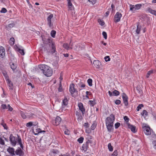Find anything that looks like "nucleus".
<instances>
[{
  "mask_svg": "<svg viewBox=\"0 0 156 156\" xmlns=\"http://www.w3.org/2000/svg\"><path fill=\"white\" fill-rule=\"evenodd\" d=\"M122 98L123 99V103L126 106H127L128 105V98L126 94L123 93L122 95Z\"/></svg>",
  "mask_w": 156,
  "mask_h": 156,
  "instance_id": "nucleus-7",
  "label": "nucleus"
},
{
  "mask_svg": "<svg viewBox=\"0 0 156 156\" xmlns=\"http://www.w3.org/2000/svg\"><path fill=\"white\" fill-rule=\"evenodd\" d=\"M7 151L10 154L12 155H15V149L13 147H9L7 148Z\"/></svg>",
  "mask_w": 156,
  "mask_h": 156,
  "instance_id": "nucleus-9",
  "label": "nucleus"
},
{
  "mask_svg": "<svg viewBox=\"0 0 156 156\" xmlns=\"http://www.w3.org/2000/svg\"><path fill=\"white\" fill-rule=\"evenodd\" d=\"M142 6V4H137L136 5H130V10L134 12L136 10L140 9Z\"/></svg>",
  "mask_w": 156,
  "mask_h": 156,
  "instance_id": "nucleus-4",
  "label": "nucleus"
},
{
  "mask_svg": "<svg viewBox=\"0 0 156 156\" xmlns=\"http://www.w3.org/2000/svg\"><path fill=\"white\" fill-rule=\"evenodd\" d=\"M61 121V118L58 117L57 116L55 119V121L53 123L54 125L55 126H58L60 123Z\"/></svg>",
  "mask_w": 156,
  "mask_h": 156,
  "instance_id": "nucleus-11",
  "label": "nucleus"
},
{
  "mask_svg": "<svg viewBox=\"0 0 156 156\" xmlns=\"http://www.w3.org/2000/svg\"><path fill=\"white\" fill-rule=\"evenodd\" d=\"M33 125H34L33 122H31L27 123L26 125V126L28 127H30Z\"/></svg>",
  "mask_w": 156,
  "mask_h": 156,
  "instance_id": "nucleus-39",
  "label": "nucleus"
},
{
  "mask_svg": "<svg viewBox=\"0 0 156 156\" xmlns=\"http://www.w3.org/2000/svg\"><path fill=\"white\" fill-rule=\"evenodd\" d=\"M17 142L20 145V147L21 148H23V146L22 142L21 139L19 136H18Z\"/></svg>",
  "mask_w": 156,
  "mask_h": 156,
  "instance_id": "nucleus-24",
  "label": "nucleus"
},
{
  "mask_svg": "<svg viewBox=\"0 0 156 156\" xmlns=\"http://www.w3.org/2000/svg\"><path fill=\"white\" fill-rule=\"evenodd\" d=\"M113 125V124H106V127L108 131L109 132H112L113 130L114 129Z\"/></svg>",
  "mask_w": 156,
  "mask_h": 156,
  "instance_id": "nucleus-15",
  "label": "nucleus"
},
{
  "mask_svg": "<svg viewBox=\"0 0 156 156\" xmlns=\"http://www.w3.org/2000/svg\"><path fill=\"white\" fill-rule=\"evenodd\" d=\"M89 103L90 105L91 106H93L95 105L96 104V102L94 100H90L89 102Z\"/></svg>",
  "mask_w": 156,
  "mask_h": 156,
  "instance_id": "nucleus-31",
  "label": "nucleus"
},
{
  "mask_svg": "<svg viewBox=\"0 0 156 156\" xmlns=\"http://www.w3.org/2000/svg\"><path fill=\"white\" fill-rule=\"evenodd\" d=\"M120 126V123L119 122H116L115 125V129H117Z\"/></svg>",
  "mask_w": 156,
  "mask_h": 156,
  "instance_id": "nucleus-55",
  "label": "nucleus"
},
{
  "mask_svg": "<svg viewBox=\"0 0 156 156\" xmlns=\"http://www.w3.org/2000/svg\"><path fill=\"white\" fill-rule=\"evenodd\" d=\"M128 127L130 129L131 131L133 133H135L136 132V127L135 126L128 124Z\"/></svg>",
  "mask_w": 156,
  "mask_h": 156,
  "instance_id": "nucleus-16",
  "label": "nucleus"
},
{
  "mask_svg": "<svg viewBox=\"0 0 156 156\" xmlns=\"http://www.w3.org/2000/svg\"><path fill=\"white\" fill-rule=\"evenodd\" d=\"M1 125L3 126L4 129H7V126L6 124L4 122L3 120H2V122L1 123Z\"/></svg>",
  "mask_w": 156,
  "mask_h": 156,
  "instance_id": "nucleus-32",
  "label": "nucleus"
},
{
  "mask_svg": "<svg viewBox=\"0 0 156 156\" xmlns=\"http://www.w3.org/2000/svg\"><path fill=\"white\" fill-rule=\"evenodd\" d=\"M34 115L33 114H32V113H27V118H30L33 117V116Z\"/></svg>",
  "mask_w": 156,
  "mask_h": 156,
  "instance_id": "nucleus-43",
  "label": "nucleus"
},
{
  "mask_svg": "<svg viewBox=\"0 0 156 156\" xmlns=\"http://www.w3.org/2000/svg\"><path fill=\"white\" fill-rule=\"evenodd\" d=\"M27 113L22 111H20V114L21 115L23 119H25L27 118Z\"/></svg>",
  "mask_w": 156,
  "mask_h": 156,
  "instance_id": "nucleus-21",
  "label": "nucleus"
},
{
  "mask_svg": "<svg viewBox=\"0 0 156 156\" xmlns=\"http://www.w3.org/2000/svg\"><path fill=\"white\" fill-rule=\"evenodd\" d=\"M92 142H93L92 140L88 139L86 143L88 145L89 144H91L92 143Z\"/></svg>",
  "mask_w": 156,
  "mask_h": 156,
  "instance_id": "nucleus-61",
  "label": "nucleus"
},
{
  "mask_svg": "<svg viewBox=\"0 0 156 156\" xmlns=\"http://www.w3.org/2000/svg\"><path fill=\"white\" fill-rule=\"evenodd\" d=\"M113 95L114 96H118L119 94V91L116 90H115L113 92Z\"/></svg>",
  "mask_w": 156,
  "mask_h": 156,
  "instance_id": "nucleus-41",
  "label": "nucleus"
},
{
  "mask_svg": "<svg viewBox=\"0 0 156 156\" xmlns=\"http://www.w3.org/2000/svg\"><path fill=\"white\" fill-rule=\"evenodd\" d=\"M104 59H105V61L106 62L109 61L110 60V58L109 57V56H105L104 58Z\"/></svg>",
  "mask_w": 156,
  "mask_h": 156,
  "instance_id": "nucleus-50",
  "label": "nucleus"
},
{
  "mask_svg": "<svg viewBox=\"0 0 156 156\" xmlns=\"http://www.w3.org/2000/svg\"><path fill=\"white\" fill-rule=\"evenodd\" d=\"M56 31L54 30H52L51 32V36L53 38L55 37Z\"/></svg>",
  "mask_w": 156,
  "mask_h": 156,
  "instance_id": "nucleus-33",
  "label": "nucleus"
},
{
  "mask_svg": "<svg viewBox=\"0 0 156 156\" xmlns=\"http://www.w3.org/2000/svg\"><path fill=\"white\" fill-rule=\"evenodd\" d=\"M83 137H81L78 139L77 141L79 142V143L81 144L83 142Z\"/></svg>",
  "mask_w": 156,
  "mask_h": 156,
  "instance_id": "nucleus-45",
  "label": "nucleus"
},
{
  "mask_svg": "<svg viewBox=\"0 0 156 156\" xmlns=\"http://www.w3.org/2000/svg\"><path fill=\"white\" fill-rule=\"evenodd\" d=\"M5 51L4 48L2 47H0V57L3 58L5 55Z\"/></svg>",
  "mask_w": 156,
  "mask_h": 156,
  "instance_id": "nucleus-12",
  "label": "nucleus"
},
{
  "mask_svg": "<svg viewBox=\"0 0 156 156\" xmlns=\"http://www.w3.org/2000/svg\"><path fill=\"white\" fill-rule=\"evenodd\" d=\"M93 64L96 68H99L101 65V62L98 60H94L93 62Z\"/></svg>",
  "mask_w": 156,
  "mask_h": 156,
  "instance_id": "nucleus-17",
  "label": "nucleus"
},
{
  "mask_svg": "<svg viewBox=\"0 0 156 156\" xmlns=\"http://www.w3.org/2000/svg\"><path fill=\"white\" fill-rule=\"evenodd\" d=\"M18 138L16 137H15L12 135V134H11L9 136V140L12 145L13 147L16 146L17 141Z\"/></svg>",
  "mask_w": 156,
  "mask_h": 156,
  "instance_id": "nucleus-5",
  "label": "nucleus"
},
{
  "mask_svg": "<svg viewBox=\"0 0 156 156\" xmlns=\"http://www.w3.org/2000/svg\"><path fill=\"white\" fill-rule=\"evenodd\" d=\"M2 108L3 109H7V106L5 104H3L2 106Z\"/></svg>",
  "mask_w": 156,
  "mask_h": 156,
  "instance_id": "nucleus-64",
  "label": "nucleus"
},
{
  "mask_svg": "<svg viewBox=\"0 0 156 156\" xmlns=\"http://www.w3.org/2000/svg\"><path fill=\"white\" fill-rule=\"evenodd\" d=\"M51 47L52 50V52L53 53L55 51V47L54 44L52 43L51 45Z\"/></svg>",
  "mask_w": 156,
  "mask_h": 156,
  "instance_id": "nucleus-36",
  "label": "nucleus"
},
{
  "mask_svg": "<svg viewBox=\"0 0 156 156\" xmlns=\"http://www.w3.org/2000/svg\"><path fill=\"white\" fill-rule=\"evenodd\" d=\"M14 26V23H11L9 24L8 26V28H11L13 27Z\"/></svg>",
  "mask_w": 156,
  "mask_h": 156,
  "instance_id": "nucleus-57",
  "label": "nucleus"
},
{
  "mask_svg": "<svg viewBox=\"0 0 156 156\" xmlns=\"http://www.w3.org/2000/svg\"><path fill=\"white\" fill-rule=\"evenodd\" d=\"M63 47L65 48L67 50L72 49V48L69 47L67 43L64 44L63 45Z\"/></svg>",
  "mask_w": 156,
  "mask_h": 156,
  "instance_id": "nucleus-30",
  "label": "nucleus"
},
{
  "mask_svg": "<svg viewBox=\"0 0 156 156\" xmlns=\"http://www.w3.org/2000/svg\"><path fill=\"white\" fill-rule=\"evenodd\" d=\"M118 155V152L117 150H115L112 154V156H117Z\"/></svg>",
  "mask_w": 156,
  "mask_h": 156,
  "instance_id": "nucleus-54",
  "label": "nucleus"
},
{
  "mask_svg": "<svg viewBox=\"0 0 156 156\" xmlns=\"http://www.w3.org/2000/svg\"><path fill=\"white\" fill-rule=\"evenodd\" d=\"M53 17L52 14L50 15L47 18V20L48 21V24L49 27H51L53 25V24L51 23V19Z\"/></svg>",
  "mask_w": 156,
  "mask_h": 156,
  "instance_id": "nucleus-10",
  "label": "nucleus"
},
{
  "mask_svg": "<svg viewBox=\"0 0 156 156\" xmlns=\"http://www.w3.org/2000/svg\"><path fill=\"white\" fill-rule=\"evenodd\" d=\"M78 85L79 86V89L80 90H81L85 86V84H83L81 83H78Z\"/></svg>",
  "mask_w": 156,
  "mask_h": 156,
  "instance_id": "nucleus-27",
  "label": "nucleus"
},
{
  "mask_svg": "<svg viewBox=\"0 0 156 156\" xmlns=\"http://www.w3.org/2000/svg\"><path fill=\"white\" fill-rule=\"evenodd\" d=\"M84 126L86 129H87L89 128L90 125L88 123H85L84 125Z\"/></svg>",
  "mask_w": 156,
  "mask_h": 156,
  "instance_id": "nucleus-56",
  "label": "nucleus"
},
{
  "mask_svg": "<svg viewBox=\"0 0 156 156\" xmlns=\"http://www.w3.org/2000/svg\"><path fill=\"white\" fill-rule=\"evenodd\" d=\"M144 107V105L142 104H140L138 105V106H137L136 109V110L137 111H139L140 109L142 108L143 107Z\"/></svg>",
  "mask_w": 156,
  "mask_h": 156,
  "instance_id": "nucleus-42",
  "label": "nucleus"
},
{
  "mask_svg": "<svg viewBox=\"0 0 156 156\" xmlns=\"http://www.w3.org/2000/svg\"><path fill=\"white\" fill-rule=\"evenodd\" d=\"M8 84V85L9 87V89L11 90H12L13 88V84L11 81L9 79L8 80H6Z\"/></svg>",
  "mask_w": 156,
  "mask_h": 156,
  "instance_id": "nucleus-20",
  "label": "nucleus"
},
{
  "mask_svg": "<svg viewBox=\"0 0 156 156\" xmlns=\"http://www.w3.org/2000/svg\"><path fill=\"white\" fill-rule=\"evenodd\" d=\"M18 52L20 53V54L22 55H24V53L23 49H20V50H19Z\"/></svg>",
  "mask_w": 156,
  "mask_h": 156,
  "instance_id": "nucleus-52",
  "label": "nucleus"
},
{
  "mask_svg": "<svg viewBox=\"0 0 156 156\" xmlns=\"http://www.w3.org/2000/svg\"><path fill=\"white\" fill-rule=\"evenodd\" d=\"M68 100L66 98H65L63 100L62 105V108H64L68 104Z\"/></svg>",
  "mask_w": 156,
  "mask_h": 156,
  "instance_id": "nucleus-14",
  "label": "nucleus"
},
{
  "mask_svg": "<svg viewBox=\"0 0 156 156\" xmlns=\"http://www.w3.org/2000/svg\"><path fill=\"white\" fill-rule=\"evenodd\" d=\"M88 147V145L86 143L82 145L81 147V149L84 152L86 151Z\"/></svg>",
  "mask_w": 156,
  "mask_h": 156,
  "instance_id": "nucleus-22",
  "label": "nucleus"
},
{
  "mask_svg": "<svg viewBox=\"0 0 156 156\" xmlns=\"http://www.w3.org/2000/svg\"><path fill=\"white\" fill-rule=\"evenodd\" d=\"M87 83L90 86H91L92 85V80L91 79H89L88 80Z\"/></svg>",
  "mask_w": 156,
  "mask_h": 156,
  "instance_id": "nucleus-35",
  "label": "nucleus"
},
{
  "mask_svg": "<svg viewBox=\"0 0 156 156\" xmlns=\"http://www.w3.org/2000/svg\"><path fill=\"white\" fill-rule=\"evenodd\" d=\"M45 132V131L44 130L42 131L40 129V128H37L35 130V131L34 132V134L35 135H37L39 133H44Z\"/></svg>",
  "mask_w": 156,
  "mask_h": 156,
  "instance_id": "nucleus-18",
  "label": "nucleus"
},
{
  "mask_svg": "<svg viewBox=\"0 0 156 156\" xmlns=\"http://www.w3.org/2000/svg\"><path fill=\"white\" fill-rule=\"evenodd\" d=\"M7 109H8L9 110L11 111H12L13 110L12 108L9 105H8Z\"/></svg>",
  "mask_w": 156,
  "mask_h": 156,
  "instance_id": "nucleus-60",
  "label": "nucleus"
},
{
  "mask_svg": "<svg viewBox=\"0 0 156 156\" xmlns=\"http://www.w3.org/2000/svg\"><path fill=\"white\" fill-rule=\"evenodd\" d=\"M69 90L73 96L74 93L77 92L76 90L74 88V85L73 83L71 84L70 85Z\"/></svg>",
  "mask_w": 156,
  "mask_h": 156,
  "instance_id": "nucleus-8",
  "label": "nucleus"
},
{
  "mask_svg": "<svg viewBox=\"0 0 156 156\" xmlns=\"http://www.w3.org/2000/svg\"><path fill=\"white\" fill-rule=\"evenodd\" d=\"M96 124H95V123H93V124L91 126V129L92 130H94L96 128Z\"/></svg>",
  "mask_w": 156,
  "mask_h": 156,
  "instance_id": "nucleus-47",
  "label": "nucleus"
},
{
  "mask_svg": "<svg viewBox=\"0 0 156 156\" xmlns=\"http://www.w3.org/2000/svg\"><path fill=\"white\" fill-rule=\"evenodd\" d=\"M124 120L126 122H129V118L126 116H125L124 117Z\"/></svg>",
  "mask_w": 156,
  "mask_h": 156,
  "instance_id": "nucleus-58",
  "label": "nucleus"
},
{
  "mask_svg": "<svg viewBox=\"0 0 156 156\" xmlns=\"http://www.w3.org/2000/svg\"><path fill=\"white\" fill-rule=\"evenodd\" d=\"M16 154L19 156H22L23 154V151L20 148H18L15 151Z\"/></svg>",
  "mask_w": 156,
  "mask_h": 156,
  "instance_id": "nucleus-13",
  "label": "nucleus"
},
{
  "mask_svg": "<svg viewBox=\"0 0 156 156\" xmlns=\"http://www.w3.org/2000/svg\"><path fill=\"white\" fill-rule=\"evenodd\" d=\"M108 147L109 151H112L113 150V147L111 145L110 143L108 144Z\"/></svg>",
  "mask_w": 156,
  "mask_h": 156,
  "instance_id": "nucleus-40",
  "label": "nucleus"
},
{
  "mask_svg": "<svg viewBox=\"0 0 156 156\" xmlns=\"http://www.w3.org/2000/svg\"><path fill=\"white\" fill-rule=\"evenodd\" d=\"M20 46H18L17 45H15L14 46V48L15 50L17 51H18L19 50H20Z\"/></svg>",
  "mask_w": 156,
  "mask_h": 156,
  "instance_id": "nucleus-44",
  "label": "nucleus"
},
{
  "mask_svg": "<svg viewBox=\"0 0 156 156\" xmlns=\"http://www.w3.org/2000/svg\"><path fill=\"white\" fill-rule=\"evenodd\" d=\"M115 103L116 104L119 105L121 103V101L119 100H117L115 101Z\"/></svg>",
  "mask_w": 156,
  "mask_h": 156,
  "instance_id": "nucleus-63",
  "label": "nucleus"
},
{
  "mask_svg": "<svg viewBox=\"0 0 156 156\" xmlns=\"http://www.w3.org/2000/svg\"><path fill=\"white\" fill-rule=\"evenodd\" d=\"M0 144L2 145L5 144L4 140L1 137H0Z\"/></svg>",
  "mask_w": 156,
  "mask_h": 156,
  "instance_id": "nucleus-46",
  "label": "nucleus"
},
{
  "mask_svg": "<svg viewBox=\"0 0 156 156\" xmlns=\"http://www.w3.org/2000/svg\"><path fill=\"white\" fill-rule=\"evenodd\" d=\"M147 11L150 13L156 16V11L152 10L150 8H148Z\"/></svg>",
  "mask_w": 156,
  "mask_h": 156,
  "instance_id": "nucleus-25",
  "label": "nucleus"
},
{
  "mask_svg": "<svg viewBox=\"0 0 156 156\" xmlns=\"http://www.w3.org/2000/svg\"><path fill=\"white\" fill-rule=\"evenodd\" d=\"M14 39L13 37H12L9 40V43L11 45L13 44L14 42Z\"/></svg>",
  "mask_w": 156,
  "mask_h": 156,
  "instance_id": "nucleus-38",
  "label": "nucleus"
},
{
  "mask_svg": "<svg viewBox=\"0 0 156 156\" xmlns=\"http://www.w3.org/2000/svg\"><path fill=\"white\" fill-rule=\"evenodd\" d=\"M78 106L79 109L83 113V112L85 111V109L83 104L81 103H79L78 104Z\"/></svg>",
  "mask_w": 156,
  "mask_h": 156,
  "instance_id": "nucleus-19",
  "label": "nucleus"
},
{
  "mask_svg": "<svg viewBox=\"0 0 156 156\" xmlns=\"http://www.w3.org/2000/svg\"><path fill=\"white\" fill-rule=\"evenodd\" d=\"M142 128L145 134L146 135H150L152 133H153L152 129L147 124H143Z\"/></svg>",
  "mask_w": 156,
  "mask_h": 156,
  "instance_id": "nucleus-2",
  "label": "nucleus"
},
{
  "mask_svg": "<svg viewBox=\"0 0 156 156\" xmlns=\"http://www.w3.org/2000/svg\"><path fill=\"white\" fill-rule=\"evenodd\" d=\"M141 115L144 118H145L147 116L148 112L146 110H144L142 112Z\"/></svg>",
  "mask_w": 156,
  "mask_h": 156,
  "instance_id": "nucleus-28",
  "label": "nucleus"
},
{
  "mask_svg": "<svg viewBox=\"0 0 156 156\" xmlns=\"http://www.w3.org/2000/svg\"><path fill=\"white\" fill-rule=\"evenodd\" d=\"M141 28V26L140 25H139L138 24L137 25V29L136 30V33L138 34H140V31Z\"/></svg>",
  "mask_w": 156,
  "mask_h": 156,
  "instance_id": "nucleus-23",
  "label": "nucleus"
},
{
  "mask_svg": "<svg viewBox=\"0 0 156 156\" xmlns=\"http://www.w3.org/2000/svg\"><path fill=\"white\" fill-rule=\"evenodd\" d=\"M98 21L99 24L101 26H103L105 24V23L103 21L100 19L98 20Z\"/></svg>",
  "mask_w": 156,
  "mask_h": 156,
  "instance_id": "nucleus-37",
  "label": "nucleus"
},
{
  "mask_svg": "<svg viewBox=\"0 0 156 156\" xmlns=\"http://www.w3.org/2000/svg\"><path fill=\"white\" fill-rule=\"evenodd\" d=\"M153 73V71L152 70H150L149 71L148 73H147V74L146 75V77L147 78H148L151 74Z\"/></svg>",
  "mask_w": 156,
  "mask_h": 156,
  "instance_id": "nucleus-48",
  "label": "nucleus"
},
{
  "mask_svg": "<svg viewBox=\"0 0 156 156\" xmlns=\"http://www.w3.org/2000/svg\"><path fill=\"white\" fill-rule=\"evenodd\" d=\"M16 67V66L13 63H12V64L11 65V68L14 71H15Z\"/></svg>",
  "mask_w": 156,
  "mask_h": 156,
  "instance_id": "nucleus-34",
  "label": "nucleus"
},
{
  "mask_svg": "<svg viewBox=\"0 0 156 156\" xmlns=\"http://www.w3.org/2000/svg\"><path fill=\"white\" fill-rule=\"evenodd\" d=\"M88 1L90 3L94 5L96 3L97 0H88Z\"/></svg>",
  "mask_w": 156,
  "mask_h": 156,
  "instance_id": "nucleus-49",
  "label": "nucleus"
},
{
  "mask_svg": "<svg viewBox=\"0 0 156 156\" xmlns=\"http://www.w3.org/2000/svg\"><path fill=\"white\" fill-rule=\"evenodd\" d=\"M64 133L67 135H69L70 134V131L67 129H66L64 131Z\"/></svg>",
  "mask_w": 156,
  "mask_h": 156,
  "instance_id": "nucleus-59",
  "label": "nucleus"
},
{
  "mask_svg": "<svg viewBox=\"0 0 156 156\" xmlns=\"http://www.w3.org/2000/svg\"><path fill=\"white\" fill-rule=\"evenodd\" d=\"M7 12V10L5 8H2L0 12L1 13H5Z\"/></svg>",
  "mask_w": 156,
  "mask_h": 156,
  "instance_id": "nucleus-53",
  "label": "nucleus"
},
{
  "mask_svg": "<svg viewBox=\"0 0 156 156\" xmlns=\"http://www.w3.org/2000/svg\"><path fill=\"white\" fill-rule=\"evenodd\" d=\"M85 132L86 133L88 134L91 133V130L89 128H88L86 129Z\"/></svg>",
  "mask_w": 156,
  "mask_h": 156,
  "instance_id": "nucleus-62",
  "label": "nucleus"
},
{
  "mask_svg": "<svg viewBox=\"0 0 156 156\" xmlns=\"http://www.w3.org/2000/svg\"><path fill=\"white\" fill-rule=\"evenodd\" d=\"M115 117L113 114H111L109 117H107L105 119L106 124H113L115 121Z\"/></svg>",
  "mask_w": 156,
  "mask_h": 156,
  "instance_id": "nucleus-3",
  "label": "nucleus"
},
{
  "mask_svg": "<svg viewBox=\"0 0 156 156\" xmlns=\"http://www.w3.org/2000/svg\"><path fill=\"white\" fill-rule=\"evenodd\" d=\"M122 16V14L119 12H117L114 16V21L115 23L119 22Z\"/></svg>",
  "mask_w": 156,
  "mask_h": 156,
  "instance_id": "nucleus-6",
  "label": "nucleus"
},
{
  "mask_svg": "<svg viewBox=\"0 0 156 156\" xmlns=\"http://www.w3.org/2000/svg\"><path fill=\"white\" fill-rule=\"evenodd\" d=\"M102 35L103 36L104 38L105 39H107V34L106 32H105V31H103L102 32Z\"/></svg>",
  "mask_w": 156,
  "mask_h": 156,
  "instance_id": "nucleus-51",
  "label": "nucleus"
},
{
  "mask_svg": "<svg viewBox=\"0 0 156 156\" xmlns=\"http://www.w3.org/2000/svg\"><path fill=\"white\" fill-rule=\"evenodd\" d=\"M2 73L4 76L6 80H8V79H9V77L7 74L6 72L5 71H3L2 72Z\"/></svg>",
  "mask_w": 156,
  "mask_h": 156,
  "instance_id": "nucleus-26",
  "label": "nucleus"
},
{
  "mask_svg": "<svg viewBox=\"0 0 156 156\" xmlns=\"http://www.w3.org/2000/svg\"><path fill=\"white\" fill-rule=\"evenodd\" d=\"M38 68L46 76L49 77L52 75V70L48 66L45 65L41 64L38 65Z\"/></svg>",
  "mask_w": 156,
  "mask_h": 156,
  "instance_id": "nucleus-1",
  "label": "nucleus"
},
{
  "mask_svg": "<svg viewBox=\"0 0 156 156\" xmlns=\"http://www.w3.org/2000/svg\"><path fill=\"white\" fill-rule=\"evenodd\" d=\"M68 1V5L69 7V9L71 10H72V8H73V5L71 2V1Z\"/></svg>",
  "mask_w": 156,
  "mask_h": 156,
  "instance_id": "nucleus-29",
  "label": "nucleus"
}]
</instances>
